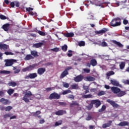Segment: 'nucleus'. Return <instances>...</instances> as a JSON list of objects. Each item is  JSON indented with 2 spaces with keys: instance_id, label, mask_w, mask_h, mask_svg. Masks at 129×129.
<instances>
[{
  "instance_id": "f257e3e1",
  "label": "nucleus",
  "mask_w": 129,
  "mask_h": 129,
  "mask_svg": "<svg viewBox=\"0 0 129 129\" xmlns=\"http://www.w3.org/2000/svg\"><path fill=\"white\" fill-rule=\"evenodd\" d=\"M120 25H121V19L119 17L113 19L110 23L111 27H118Z\"/></svg>"
},
{
  "instance_id": "f03ea898",
  "label": "nucleus",
  "mask_w": 129,
  "mask_h": 129,
  "mask_svg": "<svg viewBox=\"0 0 129 129\" xmlns=\"http://www.w3.org/2000/svg\"><path fill=\"white\" fill-rule=\"evenodd\" d=\"M39 64L37 63H34L32 65H30L26 68H23L22 70V72H27V71H32V70H34L35 68L38 67Z\"/></svg>"
},
{
  "instance_id": "7ed1b4c3",
  "label": "nucleus",
  "mask_w": 129,
  "mask_h": 129,
  "mask_svg": "<svg viewBox=\"0 0 129 129\" xmlns=\"http://www.w3.org/2000/svg\"><path fill=\"white\" fill-rule=\"evenodd\" d=\"M32 95H33L32 92L31 91H28V92L25 93V95L23 98V100H24L25 102H26V103L30 102V100H29L28 98H30Z\"/></svg>"
},
{
  "instance_id": "20e7f679",
  "label": "nucleus",
  "mask_w": 129,
  "mask_h": 129,
  "mask_svg": "<svg viewBox=\"0 0 129 129\" xmlns=\"http://www.w3.org/2000/svg\"><path fill=\"white\" fill-rule=\"evenodd\" d=\"M61 96L56 92L51 93L49 96V99L52 100V99H60Z\"/></svg>"
},
{
  "instance_id": "39448f33",
  "label": "nucleus",
  "mask_w": 129,
  "mask_h": 129,
  "mask_svg": "<svg viewBox=\"0 0 129 129\" xmlns=\"http://www.w3.org/2000/svg\"><path fill=\"white\" fill-rule=\"evenodd\" d=\"M91 102H92V104H93V105L95 106V107H96V108H98V107H99V106L101 105V102L97 99L92 100L91 101Z\"/></svg>"
},
{
  "instance_id": "423d86ee",
  "label": "nucleus",
  "mask_w": 129,
  "mask_h": 129,
  "mask_svg": "<svg viewBox=\"0 0 129 129\" xmlns=\"http://www.w3.org/2000/svg\"><path fill=\"white\" fill-rule=\"evenodd\" d=\"M15 62H17V60L16 59H6V63H5V66L6 67H9L10 66H12L15 63Z\"/></svg>"
},
{
  "instance_id": "0eeeda50",
  "label": "nucleus",
  "mask_w": 129,
  "mask_h": 129,
  "mask_svg": "<svg viewBox=\"0 0 129 129\" xmlns=\"http://www.w3.org/2000/svg\"><path fill=\"white\" fill-rule=\"evenodd\" d=\"M36 77H38V75L36 73L29 74L28 76H26L24 77L25 79H35Z\"/></svg>"
},
{
  "instance_id": "6e6552de",
  "label": "nucleus",
  "mask_w": 129,
  "mask_h": 129,
  "mask_svg": "<svg viewBox=\"0 0 129 129\" xmlns=\"http://www.w3.org/2000/svg\"><path fill=\"white\" fill-rule=\"evenodd\" d=\"M84 79V76L82 75H79L74 78L75 82H81Z\"/></svg>"
},
{
  "instance_id": "1a4fd4ad",
  "label": "nucleus",
  "mask_w": 129,
  "mask_h": 129,
  "mask_svg": "<svg viewBox=\"0 0 129 129\" xmlns=\"http://www.w3.org/2000/svg\"><path fill=\"white\" fill-rule=\"evenodd\" d=\"M107 102H108L110 104H111V106H113V107H115L116 108H117L118 107H119V106L118 104L115 103V102L111 100L110 99H107L106 100Z\"/></svg>"
},
{
  "instance_id": "9d476101",
  "label": "nucleus",
  "mask_w": 129,
  "mask_h": 129,
  "mask_svg": "<svg viewBox=\"0 0 129 129\" xmlns=\"http://www.w3.org/2000/svg\"><path fill=\"white\" fill-rule=\"evenodd\" d=\"M45 72H46V68H40L37 70L38 75H43Z\"/></svg>"
},
{
  "instance_id": "9b49d317",
  "label": "nucleus",
  "mask_w": 129,
  "mask_h": 129,
  "mask_svg": "<svg viewBox=\"0 0 129 129\" xmlns=\"http://www.w3.org/2000/svg\"><path fill=\"white\" fill-rule=\"evenodd\" d=\"M106 32H108V29L103 28L101 30L95 31V33L97 34V35H99V34H101L102 35L103 34L106 33Z\"/></svg>"
},
{
  "instance_id": "f8f14e48",
  "label": "nucleus",
  "mask_w": 129,
  "mask_h": 129,
  "mask_svg": "<svg viewBox=\"0 0 129 129\" xmlns=\"http://www.w3.org/2000/svg\"><path fill=\"white\" fill-rule=\"evenodd\" d=\"M67 112H66V110H59L57 111H56L55 112V114H56V115H63V114H66Z\"/></svg>"
},
{
  "instance_id": "ddd939ff",
  "label": "nucleus",
  "mask_w": 129,
  "mask_h": 129,
  "mask_svg": "<svg viewBox=\"0 0 129 129\" xmlns=\"http://www.w3.org/2000/svg\"><path fill=\"white\" fill-rule=\"evenodd\" d=\"M0 49L1 50H4V51H7L9 49V45L6 44H0Z\"/></svg>"
},
{
  "instance_id": "4468645a",
  "label": "nucleus",
  "mask_w": 129,
  "mask_h": 129,
  "mask_svg": "<svg viewBox=\"0 0 129 129\" xmlns=\"http://www.w3.org/2000/svg\"><path fill=\"white\" fill-rule=\"evenodd\" d=\"M68 74H69V73H68V72H67V71H63L62 73L61 74L59 78L60 79H63V78H64V77H66V76H67V75H68Z\"/></svg>"
},
{
  "instance_id": "2eb2a0df",
  "label": "nucleus",
  "mask_w": 129,
  "mask_h": 129,
  "mask_svg": "<svg viewBox=\"0 0 129 129\" xmlns=\"http://www.w3.org/2000/svg\"><path fill=\"white\" fill-rule=\"evenodd\" d=\"M10 24L7 23L6 24H4L2 26V29H3V30H4L5 32H8V31H9V30L10 29Z\"/></svg>"
},
{
  "instance_id": "dca6fc26",
  "label": "nucleus",
  "mask_w": 129,
  "mask_h": 129,
  "mask_svg": "<svg viewBox=\"0 0 129 129\" xmlns=\"http://www.w3.org/2000/svg\"><path fill=\"white\" fill-rule=\"evenodd\" d=\"M111 90L112 91V92L115 94H117L119 91H120V89L116 87H112L111 88Z\"/></svg>"
},
{
  "instance_id": "f3484780",
  "label": "nucleus",
  "mask_w": 129,
  "mask_h": 129,
  "mask_svg": "<svg viewBox=\"0 0 129 129\" xmlns=\"http://www.w3.org/2000/svg\"><path fill=\"white\" fill-rule=\"evenodd\" d=\"M88 20H95V17H94V14H92L91 12H89L88 14V17H87Z\"/></svg>"
},
{
  "instance_id": "a211bd4d",
  "label": "nucleus",
  "mask_w": 129,
  "mask_h": 129,
  "mask_svg": "<svg viewBox=\"0 0 129 129\" xmlns=\"http://www.w3.org/2000/svg\"><path fill=\"white\" fill-rule=\"evenodd\" d=\"M111 123H112V120L108 121V123H106L102 125L103 128H106V127H109V126H110V125H111Z\"/></svg>"
},
{
  "instance_id": "6ab92c4d",
  "label": "nucleus",
  "mask_w": 129,
  "mask_h": 129,
  "mask_svg": "<svg viewBox=\"0 0 129 129\" xmlns=\"http://www.w3.org/2000/svg\"><path fill=\"white\" fill-rule=\"evenodd\" d=\"M110 82L114 86H119V83L116 80H111Z\"/></svg>"
},
{
  "instance_id": "aec40b11",
  "label": "nucleus",
  "mask_w": 129,
  "mask_h": 129,
  "mask_svg": "<svg viewBox=\"0 0 129 129\" xmlns=\"http://www.w3.org/2000/svg\"><path fill=\"white\" fill-rule=\"evenodd\" d=\"M64 37L67 38H72V37H74V33L70 32V33H67L64 34Z\"/></svg>"
},
{
  "instance_id": "412c9836",
  "label": "nucleus",
  "mask_w": 129,
  "mask_h": 129,
  "mask_svg": "<svg viewBox=\"0 0 129 129\" xmlns=\"http://www.w3.org/2000/svg\"><path fill=\"white\" fill-rule=\"evenodd\" d=\"M70 107H73V106H79V103L78 101H73L72 103L70 104Z\"/></svg>"
},
{
  "instance_id": "4be33fe9",
  "label": "nucleus",
  "mask_w": 129,
  "mask_h": 129,
  "mask_svg": "<svg viewBox=\"0 0 129 129\" xmlns=\"http://www.w3.org/2000/svg\"><path fill=\"white\" fill-rule=\"evenodd\" d=\"M0 102L3 103L4 105H7V104L9 103V100L2 98L0 99Z\"/></svg>"
},
{
  "instance_id": "5701e85b",
  "label": "nucleus",
  "mask_w": 129,
  "mask_h": 129,
  "mask_svg": "<svg viewBox=\"0 0 129 129\" xmlns=\"http://www.w3.org/2000/svg\"><path fill=\"white\" fill-rule=\"evenodd\" d=\"M112 43L113 44H115V45H117L118 47L119 48H122L123 47V45L120 43V42L117 41L116 40H112Z\"/></svg>"
},
{
  "instance_id": "b1692460",
  "label": "nucleus",
  "mask_w": 129,
  "mask_h": 129,
  "mask_svg": "<svg viewBox=\"0 0 129 129\" xmlns=\"http://www.w3.org/2000/svg\"><path fill=\"white\" fill-rule=\"evenodd\" d=\"M128 122L126 121H124L122 122H120L119 124H118V125L119 126H125L126 125H128Z\"/></svg>"
},
{
  "instance_id": "393cba45",
  "label": "nucleus",
  "mask_w": 129,
  "mask_h": 129,
  "mask_svg": "<svg viewBox=\"0 0 129 129\" xmlns=\"http://www.w3.org/2000/svg\"><path fill=\"white\" fill-rule=\"evenodd\" d=\"M90 64L92 66H93V67H94V66H96V65H97V61H96V59H92L90 60Z\"/></svg>"
},
{
  "instance_id": "a878e982",
  "label": "nucleus",
  "mask_w": 129,
  "mask_h": 129,
  "mask_svg": "<svg viewBox=\"0 0 129 129\" xmlns=\"http://www.w3.org/2000/svg\"><path fill=\"white\" fill-rule=\"evenodd\" d=\"M83 88L84 90H85V94H86L87 93H89V86L84 85L83 86Z\"/></svg>"
},
{
  "instance_id": "bb28decb",
  "label": "nucleus",
  "mask_w": 129,
  "mask_h": 129,
  "mask_svg": "<svg viewBox=\"0 0 129 129\" xmlns=\"http://www.w3.org/2000/svg\"><path fill=\"white\" fill-rule=\"evenodd\" d=\"M126 94V93H125V91H120L118 93L117 96L118 97H121V96H123V95H125Z\"/></svg>"
},
{
  "instance_id": "cd10ccee",
  "label": "nucleus",
  "mask_w": 129,
  "mask_h": 129,
  "mask_svg": "<svg viewBox=\"0 0 129 129\" xmlns=\"http://www.w3.org/2000/svg\"><path fill=\"white\" fill-rule=\"evenodd\" d=\"M43 45H44V43H43V42L35 43L33 44V47H34V48H41V47H42Z\"/></svg>"
},
{
  "instance_id": "c85d7f7f",
  "label": "nucleus",
  "mask_w": 129,
  "mask_h": 129,
  "mask_svg": "<svg viewBox=\"0 0 129 129\" xmlns=\"http://www.w3.org/2000/svg\"><path fill=\"white\" fill-rule=\"evenodd\" d=\"M125 67V61H121L119 64V68L120 70H123Z\"/></svg>"
},
{
  "instance_id": "c756f323",
  "label": "nucleus",
  "mask_w": 129,
  "mask_h": 129,
  "mask_svg": "<svg viewBox=\"0 0 129 129\" xmlns=\"http://www.w3.org/2000/svg\"><path fill=\"white\" fill-rule=\"evenodd\" d=\"M13 70H15V71H14L15 74H18V73H20V72H21V70L18 69V67H13Z\"/></svg>"
},
{
  "instance_id": "7c9ffc66",
  "label": "nucleus",
  "mask_w": 129,
  "mask_h": 129,
  "mask_svg": "<svg viewBox=\"0 0 129 129\" xmlns=\"http://www.w3.org/2000/svg\"><path fill=\"white\" fill-rule=\"evenodd\" d=\"M9 86H12V87H15V86H17V83L15 82H10L8 83Z\"/></svg>"
},
{
  "instance_id": "2f4dec72",
  "label": "nucleus",
  "mask_w": 129,
  "mask_h": 129,
  "mask_svg": "<svg viewBox=\"0 0 129 129\" xmlns=\"http://www.w3.org/2000/svg\"><path fill=\"white\" fill-rule=\"evenodd\" d=\"M31 54L32 56H34V57H38V52L36 51L31 50Z\"/></svg>"
},
{
  "instance_id": "473e14b6",
  "label": "nucleus",
  "mask_w": 129,
  "mask_h": 129,
  "mask_svg": "<svg viewBox=\"0 0 129 129\" xmlns=\"http://www.w3.org/2000/svg\"><path fill=\"white\" fill-rule=\"evenodd\" d=\"M86 79L88 81H94V80H95V78L93 77H91V76H89V77H87L86 78Z\"/></svg>"
},
{
  "instance_id": "72a5a7b5",
  "label": "nucleus",
  "mask_w": 129,
  "mask_h": 129,
  "mask_svg": "<svg viewBox=\"0 0 129 129\" xmlns=\"http://www.w3.org/2000/svg\"><path fill=\"white\" fill-rule=\"evenodd\" d=\"M92 108H93V105L92 103L91 102L89 105L87 106V109H88V110H91Z\"/></svg>"
},
{
  "instance_id": "f704fd0d",
  "label": "nucleus",
  "mask_w": 129,
  "mask_h": 129,
  "mask_svg": "<svg viewBox=\"0 0 129 129\" xmlns=\"http://www.w3.org/2000/svg\"><path fill=\"white\" fill-rule=\"evenodd\" d=\"M14 92H15V90L14 89H9L7 91V93L9 95H12Z\"/></svg>"
},
{
  "instance_id": "c9c22d12",
  "label": "nucleus",
  "mask_w": 129,
  "mask_h": 129,
  "mask_svg": "<svg viewBox=\"0 0 129 129\" xmlns=\"http://www.w3.org/2000/svg\"><path fill=\"white\" fill-rule=\"evenodd\" d=\"M68 93H71V90H66L62 92V95H66Z\"/></svg>"
},
{
  "instance_id": "e433bc0d",
  "label": "nucleus",
  "mask_w": 129,
  "mask_h": 129,
  "mask_svg": "<svg viewBox=\"0 0 129 129\" xmlns=\"http://www.w3.org/2000/svg\"><path fill=\"white\" fill-rule=\"evenodd\" d=\"M72 89H78L79 87L78 86V84H75L74 85H71Z\"/></svg>"
},
{
  "instance_id": "4c0bfd02",
  "label": "nucleus",
  "mask_w": 129,
  "mask_h": 129,
  "mask_svg": "<svg viewBox=\"0 0 129 129\" xmlns=\"http://www.w3.org/2000/svg\"><path fill=\"white\" fill-rule=\"evenodd\" d=\"M31 59H34V57L31 54H27L25 57V60H31Z\"/></svg>"
},
{
  "instance_id": "58836bf2",
  "label": "nucleus",
  "mask_w": 129,
  "mask_h": 129,
  "mask_svg": "<svg viewBox=\"0 0 129 129\" xmlns=\"http://www.w3.org/2000/svg\"><path fill=\"white\" fill-rule=\"evenodd\" d=\"M105 109H106V106H105V105H103L101 109H99L98 111L99 112H103V111H104V110H105Z\"/></svg>"
},
{
  "instance_id": "ea45409f",
  "label": "nucleus",
  "mask_w": 129,
  "mask_h": 129,
  "mask_svg": "<svg viewBox=\"0 0 129 129\" xmlns=\"http://www.w3.org/2000/svg\"><path fill=\"white\" fill-rule=\"evenodd\" d=\"M11 72L10 71H0V74H10Z\"/></svg>"
},
{
  "instance_id": "a19ab883",
  "label": "nucleus",
  "mask_w": 129,
  "mask_h": 129,
  "mask_svg": "<svg viewBox=\"0 0 129 129\" xmlns=\"http://www.w3.org/2000/svg\"><path fill=\"white\" fill-rule=\"evenodd\" d=\"M67 49H68V46L66 44H64L61 47V49L63 52H66V51H67Z\"/></svg>"
},
{
  "instance_id": "79ce46f5",
  "label": "nucleus",
  "mask_w": 129,
  "mask_h": 129,
  "mask_svg": "<svg viewBox=\"0 0 129 129\" xmlns=\"http://www.w3.org/2000/svg\"><path fill=\"white\" fill-rule=\"evenodd\" d=\"M115 73L113 72V71H111L107 73L106 75L107 76H111V75H114Z\"/></svg>"
},
{
  "instance_id": "37998d69",
  "label": "nucleus",
  "mask_w": 129,
  "mask_h": 129,
  "mask_svg": "<svg viewBox=\"0 0 129 129\" xmlns=\"http://www.w3.org/2000/svg\"><path fill=\"white\" fill-rule=\"evenodd\" d=\"M57 103H58L59 105H60L61 106H66V105H67V103L66 102H58Z\"/></svg>"
},
{
  "instance_id": "c03bdc74",
  "label": "nucleus",
  "mask_w": 129,
  "mask_h": 129,
  "mask_svg": "<svg viewBox=\"0 0 129 129\" xmlns=\"http://www.w3.org/2000/svg\"><path fill=\"white\" fill-rule=\"evenodd\" d=\"M92 97V96L91 94L83 95V98H91Z\"/></svg>"
},
{
  "instance_id": "a18cd8bd",
  "label": "nucleus",
  "mask_w": 129,
  "mask_h": 129,
  "mask_svg": "<svg viewBox=\"0 0 129 129\" xmlns=\"http://www.w3.org/2000/svg\"><path fill=\"white\" fill-rule=\"evenodd\" d=\"M62 124V120H59L58 121H56L55 123V126H58V125H61Z\"/></svg>"
},
{
  "instance_id": "49530a36",
  "label": "nucleus",
  "mask_w": 129,
  "mask_h": 129,
  "mask_svg": "<svg viewBox=\"0 0 129 129\" xmlns=\"http://www.w3.org/2000/svg\"><path fill=\"white\" fill-rule=\"evenodd\" d=\"M39 114H41V111H37L36 112L33 113V116H36L39 115Z\"/></svg>"
},
{
  "instance_id": "de8ad7c7",
  "label": "nucleus",
  "mask_w": 129,
  "mask_h": 129,
  "mask_svg": "<svg viewBox=\"0 0 129 129\" xmlns=\"http://www.w3.org/2000/svg\"><path fill=\"white\" fill-rule=\"evenodd\" d=\"M62 85L65 88H68L69 87V84L62 82Z\"/></svg>"
},
{
  "instance_id": "09e8293b",
  "label": "nucleus",
  "mask_w": 129,
  "mask_h": 129,
  "mask_svg": "<svg viewBox=\"0 0 129 129\" xmlns=\"http://www.w3.org/2000/svg\"><path fill=\"white\" fill-rule=\"evenodd\" d=\"M12 116V114L11 113H7L6 114L4 115V118H8V117H11Z\"/></svg>"
},
{
  "instance_id": "8fccbe9b",
  "label": "nucleus",
  "mask_w": 129,
  "mask_h": 129,
  "mask_svg": "<svg viewBox=\"0 0 129 129\" xmlns=\"http://www.w3.org/2000/svg\"><path fill=\"white\" fill-rule=\"evenodd\" d=\"M11 109H13V107L11 106H7L5 108V111H10Z\"/></svg>"
},
{
  "instance_id": "3c124183",
  "label": "nucleus",
  "mask_w": 129,
  "mask_h": 129,
  "mask_svg": "<svg viewBox=\"0 0 129 129\" xmlns=\"http://www.w3.org/2000/svg\"><path fill=\"white\" fill-rule=\"evenodd\" d=\"M122 82L125 85H129V80H124Z\"/></svg>"
},
{
  "instance_id": "603ef678",
  "label": "nucleus",
  "mask_w": 129,
  "mask_h": 129,
  "mask_svg": "<svg viewBox=\"0 0 129 129\" xmlns=\"http://www.w3.org/2000/svg\"><path fill=\"white\" fill-rule=\"evenodd\" d=\"M78 45H79V46H80V47H82V46H85V42L81 41V42H79Z\"/></svg>"
},
{
  "instance_id": "864d4df0",
  "label": "nucleus",
  "mask_w": 129,
  "mask_h": 129,
  "mask_svg": "<svg viewBox=\"0 0 129 129\" xmlns=\"http://www.w3.org/2000/svg\"><path fill=\"white\" fill-rule=\"evenodd\" d=\"M105 94V92L103 91H101L98 93V96H101L102 95H104Z\"/></svg>"
},
{
  "instance_id": "5fc2aeb1",
  "label": "nucleus",
  "mask_w": 129,
  "mask_h": 129,
  "mask_svg": "<svg viewBox=\"0 0 129 129\" xmlns=\"http://www.w3.org/2000/svg\"><path fill=\"white\" fill-rule=\"evenodd\" d=\"M51 51H53V52H59L60 50H59V48L55 47V48L51 49Z\"/></svg>"
},
{
  "instance_id": "6e6d98bb",
  "label": "nucleus",
  "mask_w": 129,
  "mask_h": 129,
  "mask_svg": "<svg viewBox=\"0 0 129 129\" xmlns=\"http://www.w3.org/2000/svg\"><path fill=\"white\" fill-rule=\"evenodd\" d=\"M38 33L40 35V36H46V33L43 31H38Z\"/></svg>"
},
{
  "instance_id": "4d7b16f0",
  "label": "nucleus",
  "mask_w": 129,
  "mask_h": 129,
  "mask_svg": "<svg viewBox=\"0 0 129 129\" xmlns=\"http://www.w3.org/2000/svg\"><path fill=\"white\" fill-rule=\"evenodd\" d=\"M0 19L1 20H7V17H6V16H5V15H1Z\"/></svg>"
},
{
  "instance_id": "13d9d810",
  "label": "nucleus",
  "mask_w": 129,
  "mask_h": 129,
  "mask_svg": "<svg viewBox=\"0 0 129 129\" xmlns=\"http://www.w3.org/2000/svg\"><path fill=\"white\" fill-rule=\"evenodd\" d=\"M101 46L102 47H107V43L105 41H104L102 42Z\"/></svg>"
},
{
  "instance_id": "bf43d9fd",
  "label": "nucleus",
  "mask_w": 129,
  "mask_h": 129,
  "mask_svg": "<svg viewBox=\"0 0 129 129\" xmlns=\"http://www.w3.org/2000/svg\"><path fill=\"white\" fill-rule=\"evenodd\" d=\"M123 25H127V24H128V20L127 19H124L123 20Z\"/></svg>"
},
{
  "instance_id": "052dcab7",
  "label": "nucleus",
  "mask_w": 129,
  "mask_h": 129,
  "mask_svg": "<svg viewBox=\"0 0 129 129\" xmlns=\"http://www.w3.org/2000/svg\"><path fill=\"white\" fill-rule=\"evenodd\" d=\"M68 52H69V53H68V57H72V55H73L72 53H72V50H69Z\"/></svg>"
},
{
  "instance_id": "680f3d73",
  "label": "nucleus",
  "mask_w": 129,
  "mask_h": 129,
  "mask_svg": "<svg viewBox=\"0 0 129 129\" xmlns=\"http://www.w3.org/2000/svg\"><path fill=\"white\" fill-rule=\"evenodd\" d=\"M5 55H14V53L12 52L6 51L5 52Z\"/></svg>"
},
{
  "instance_id": "e2e57ef3",
  "label": "nucleus",
  "mask_w": 129,
  "mask_h": 129,
  "mask_svg": "<svg viewBox=\"0 0 129 129\" xmlns=\"http://www.w3.org/2000/svg\"><path fill=\"white\" fill-rule=\"evenodd\" d=\"M15 5L17 8H19L20 7V2L15 1Z\"/></svg>"
},
{
  "instance_id": "0e129e2a",
  "label": "nucleus",
  "mask_w": 129,
  "mask_h": 129,
  "mask_svg": "<svg viewBox=\"0 0 129 129\" xmlns=\"http://www.w3.org/2000/svg\"><path fill=\"white\" fill-rule=\"evenodd\" d=\"M83 71L86 72V73H90V70L88 69H84Z\"/></svg>"
},
{
  "instance_id": "69168bd1",
  "label": "nucleus",
  "mask_w": 129,
  "mask_h": 129,
  "mask_svg": "<svg viewBox=\"0 0 129 129\" xmlns=\"http://www.w3.org/2000/svg\"><path fill=\"white\" fill-rule=\"evenodd\" d=\"M92 118V116L91 115H88L86 118V120H91V119Z\"/></svg>"
},
{
  "instance_id": "338daca9",
  "label": "nucleus",
  "mask_w": 129,
  "mask_h": 129,
  "mask_svg": "<svg viewBox=\"0 0 129 129\" xmlns=\"http://www.w3.org/2000/svg\"><path fill=\"white\" fill-rule=\"evenodd\" d=\"M68 98L70 99H74V96L73 95H69L68 96Z\"/></svg>"
},
{
  "instance_id": "774afa93",
  "label": "nucleus",
  "mask_w": 129,
  "mask_h": 129,
  "mask_svg": "<svg viewBox=\"0 0 129 129\" xmlns=\"http://www.w3.org/2000/svg\"><path fill=\"white\" fill-rule=\"evenodd\" d=\"M0 96H5V92L4 91H0Z\"/></svg>"
}]
</instances>
